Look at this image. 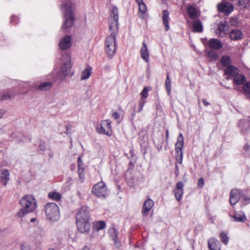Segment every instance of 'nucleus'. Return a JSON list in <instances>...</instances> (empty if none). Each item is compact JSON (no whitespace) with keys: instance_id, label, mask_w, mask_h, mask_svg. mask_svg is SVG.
Masks as SVG:
<instances>
[{"instance_id":"f257e3e1","label":"nucleus","mask_w":250,"mask_h":250,"mask_svg":"<svg viewBox=\"0 0 250 250\" xmlns=\"http://www.w3.org/2000/svg\"><path fill=\"white\" fill-rule=\"evenodd\" d=\"M89 208L87 207H82L76 215V225L79 230L84 233L90 229Z\"/></svg>"},{"instance_id":"f03ea898","label":"nucleus","mask_w":250,"mask_h":250,"mask_svg":"<svg viewBox=\"0 0 250 250\" xmlns=\"http://www.w3.org/2000/svg\"><path fill=\"white\" fill-rule=\"evenodd\" d=\"M21 208L16 214L20 218L24 216L26 214L34 211L36 207L37 203L35 198L31 195H27L20 200Z\"/></svg>"},{"instance_id":"7ed1b4c3","label":"nucleus","mask_w":250,"mask_h":250,"mask_svg":"<svg viewBox=\"0 0 250 250\" xmlns=\"http://www.w3.org/2000/svg\"><path fill=\"white\" fill-rule=\"evenodd\" d=\"M44 211L47 219L51 221H57L60 215L58 206L56 203H49L44 206Z\"/></svg>"},{"instance_id":"20e7f679","label":"nucleus","mask_w":250,"mask_h":250,"mask_svg":"<svg viewBox=\"0 0 250 250\" xmlns=\"http://www.w3.org/2000/svg\"><path fill=\"white\" fill-rule=\"evenodd\" d=\"M116 35L112 33L108 36L105 42V50L109 59H111L116 52Z\"/></svg>"},{"instance_id":"39448f33","label":"nucleus","mask_w":250,"mask_h":250,"mask_svg":"<svg viewBox=\"0 0 250 250\" xmlns=\"http://www.w3.org/2000/svg\"><path fill=\"white\" fill-rule=\"evenodd\" d=\"M92 192L97 197L105 199L107 195V188L103 182H99L94 186Z\"/></svg>"},{"instance_id":"423d86ee","label":"nucleus","mask_w":250,"mask_h":250,"mask_svg":"<svg viewBox=\"0 0 250 250\" xmlns=\"http://www.w3.org/2000/svg\"><path fill=\"white\" fill-rule=\"evenodd\" d=\"M97 132L101 134L110 136L112 135L111 121L110 120H103L96 127Z\"/></svg>"},{"instance_id":"0eeeda50","label":"nucleus","mask_w":250,"mask_h":250,"mask_svg":"<svg viewBox=\"0 0 250 250\" xmlns=\"http://www.w3.org/2000/svg\"><path fill=\"white\" fill-rule=\"evenodd\" d=\"M198 17H189L187 21L189 25L193 28L194 32L202 33L203 31V25L201 21L197 18Z\"/></svg>"},{"instance_id":"6e6552de","label":"nucleus","mask_w":250,"mask_h":250,"mask_svg":"<svg viewBox=\"0 0 250 250\" xmlns=\"http://www.w3.org/2000/svg\"><path fill=\"white\" fill-rule=\"evenodd\" d=\"M233 6L232 3L226 1L222 2L218 5V10L220 12H222L228 16L233 10Z\"/></svg>"},{"instance_id":"1a4fd4ad","label":"nucleus","mask_w":250,"mask_h":250,"mask_svg":"<svg viewBox=\"0 0 250 250\" xmlns=\"http://www.w3.org/2000/svg\"><path fill=\"white\" fill-rule=\"evenodd\" d=\"M229 30V25L226 21L221 22L217 25V29L216 31L217 35L223 37L227 35Z\"/></svg>"},{"instance_id":"9d476101","label":"nucleus","mask_w":250,"mask_h":250,"mask_svg":"<svg viewBox=\"0 0 250 250\" xmlns=\"http://www.w3.org/2000/svg\"><path fill=\"white\" fill-rule=\"evenodd\" d=\"M108 22L110 34L113 33L116 35L118 30V17H109Z\"/></svg>"},{"instance_id":"9b49d317","label":"nucleus","mask_w":250,"mask_h":250,"mask_svg":"<svg viewBox=\"0 0 250 250\" xmlns=\"http://www.w3.org/2000/svg\"><path fill=\"white\" fill-rule=\"evenodd\" d=\"M71 41V37L69 35L65 36L62 38L59 43L60 49L66 50L70 47L72 44Z\"/></svg>"},{"instance_id":"f8f14e48","label":"nucleus","mask_w":250,"mask_h":250,"mask_svg":"<svg viewBox=\"0 0 250 250\" xmlns=\"http://www.w3.org/2000/svg\"><path fill=\"white\" fill-rule=\"evenodd\" d=\"M48 80L49 82H43L41 83L38 87V89L40 91H46L50 89L52 86L53 82L56 81V78L53 74L50 75Z\"/></svg>"},{"instance_id":"ddd939ff","label":"nucleus","mask_w":250,"mask_h":250,"mask_svg":"<svg viewBox=\"0 0 250 250\" xmlns=\"http://www.w3.org/2000/svg\"><path fill=\"white\" fill-rule=\"evenodd\" d=\"M239 73V69L234 65H229L228 66L225 70V74L227 75V80L230 79V77L233 78Z\"/></svg>"},{"instance_id":"4468645a","label":"nucleus","mask_w":250,"mask_h":250,"mask_svg":"<svg viewBox=\"0 0 250 250\" xmlns=\"http://www.w3.org/2000/svg\"><path fill=\"white\" fill-rule=\"evenodd\" d=\"M73 3L70 1H67L66 3L61 5V8L63 13V16H73Z\"/></svg>"},{"instance_id":"2eb2a0df","label":"nucleus","mask_w":250,"mask_h":250,"mask_svg":"<svg viewBox=\"0 0 250 250\" xmlns=\"http://www.w3.org/2000/svg\"><path fill=\"white\" fill-rule=\"evenodd\" d=\"M71 67L72 64L71 63L70 57L69 56H67L66 57V61L63 62V64L61 67L62 74L64 76L68 75L70 72Z\"/></svg>"},{"instance_id":"dca6fc26","label":"nucleus","mask_w":250,"mask_h":250,"mask_svg":"<svg viewBox=\"0 0 250 250\" xmlns=\"http://www.w3.org/2000/svg\"><path fill=\"white\" fill-rule=\"evenodd\" d=\"M241 196L240 191L237 189L231 190L230 192L229 202L231 205H235L239 200Z\"/></svg>"},{"instance_id":"f3484780","label":"nucleus","mask_w":250,"mask_h":250,"mask_svg":"<svg viewBox=\"0 0 250 250\" xmlns=\"http://www.w3.org/2000/svg\"><path fill=\"white\" fill-rule=\"evenodd\" d=\"M154 205V202L150 198L146 199L143 206L142 213L143 216H147L148 212Z\"/></svg>"},{"instance_id":"a211bd4d","label":"nucleus","mask_w":250,"mask_h":250,"mask_svg":"<svg viewBox=\"0 0 250 250\" xmlns=\"http://www.w3.org/2000/svg\"><path fill=\"white\" fill-rule=\"evenodd\" d=\"M208 44L209 48L216 50L221 49L223 46L222 43L220 40L214 38L210 39Z\"/></svg>"},{"instance_id":"6ab92c4d","label":"nucleus","mask_w":250,"mask_h":250,"mask_svg":"<svg viewBox=\"0 0 250 250\" xmlns=\"http://www.w3.org/2000/svg\"><path fill=\"white\" fill-rule=\"evenodd\" d=\"M184 184L182 182H179L176 184V188L173 189L175 198L178 201H180L183 193Z\"/></svg>"},{"instance_id":"aec40b11","label":"nucleus","mask_w":250,"mask_h":250,"mask_svg":"<svg viewBox=\"0 0 250 250\" xmlns=\"http://www.w3.org/2000/svg\"><path fill=\"white\" fill-rule=\"evenodd\" d=\"M241 131L243 134H246L250 129V121L249 120H241L239 123Z\"/></svg>"},{"instance_id":"412c9836","label":"nucleus","mask_w":250,"mask_h":250,"mask_svg":"<svg viewBox=\"0 0 250 250\" xmlns=\"http://www.w3.org/2000/svg\"><path fill=\"white\" fill-rule=\"evenodd\" d=\"M208 243L209 250H220L221 249L220 242L214 238L209 239Z\"/></svg>"},{"instance_id":"4be33fe9","label":"nucleus","mask_w":250,"mask_h":250,"mask_svg":"<svg viewBox=\"0 0 250 250\" xmlns=\"http://www.w3.org/2000/svg\"><path fill=\"white\" fill-rule=\"evenodd\" d=\"M0 180L1 184L6 186L10 180V174L8 169H3L1 170L0 175Z\"/></svg>"},{"instance_id":"5701e85b","label":"nucleus","mask_w":250,"mask_h":250,"mask_svg":"<svg viewBox=\"0 0 250 250\" xmlns=\"http://www.w3.org/2000/svg\"><path fill=\"white\" fill-rule=\"evenodd\" d=\"M140 54L141 58L146 62H148L149 54L147 47V45L145 41L142 43V46L140 49Z\"/></svg>"},{"instance_id":"b1692460","label":"nucleus","mask_w":250,"mask_h":250,"mask_svg":"<svg viewBox=\"0 0 250 250\" xmlns=\"http://www.w3.org/2000/svg\"><path fill=\"white\" fill-rule=\"evenodd\" d=\"M230 216L233 219L232 221L236 222H245L247 220L244 212L242 211L236 212L233 215H230Z\"/></svg>"},{"instance_id":"393cba45","label":"nucleus","mask_w":250,"mask_h":250,"mask_svg":"<svg viewBox=\"0 0 250 250\" xmlns=\"http://www.w3.org/2000/svg\"><path fill=\"white\" fill-rule=\"evenodd\" d=\"M229 38L233 41H238L242 39L243 37V33L238 29H233L229 33Z\"/></svg>"},{"instance_id":"a878e982","label":"nucleus","mask_w":250,"mask_h":250,"mask_svg":"<svg viewBox=\"0 0 250 250\" xmlns=\"http://www.w3.org/2000/svg\"><path fill=\"white\" fill-rule=\"evenodd\" d=\"M118 230L115 228H113L111 230L110 236L112 240H113L114 242L115 247L117 248H119L121 246V243L119 241V239L118 238Z\"/></svg>"},{"instance_id":"bb28decb","label":"nucleus","mask_w":250,"mask_h":250,"mask_svg":"<svg viewBox=\"0 0 250 250\" xmlns=\"http://www.w3.org/2000/svg\"><path fill=\"white\" fill-rule=\"evenodd\" d=\"M63 24L62 28L64 29H67L71 27L74 24L75 21L74 17H65Z\"/></svg>"},{"instance_id":"cd10ccee","label":"nucleus","mask_w":250,"mask_h":250,"mask_svg":"<svg viewBox=\"0 0 250 250\" xmlns=\"http://www.w3.org/2000/svg\"><path fill=\"white\" fill-rule=\"evenodd\" d=\"M16 93L13 90L10 89V90L5 93L0 94V101H5L12 98L15 96Z\"/></svg>"},{"instance_id":"c85d7f7f","label":"nucleus","mask_w":250,"mask_h":250,"mask_svg":"<svg viewBox=\"0 0 250 250\" xmlns=\"http://www.w3.org/2000/svg\"><path fill=\"white\" fill-rule=\"evenodd\" d=\"M78 172L80 178H83L84 177V167H83V163L81 157L79 156L78 158Z\"/></svg>"},{"instance_id":"c756f323","label":"nucleus","mask_w":250,"mask_h":250,"mask_svg":"<svg viewBox=\"0 0 250 250\" xmlns=\"http://www.w3.org/2000/svg\"><path fill=\"white\" fill-rule=\"evenodd\" d=\"M233 83L235 84L240 85L245 83L246 81V78L244 75L238 74L233 78Z\"/></svg>"},{"instance_id":"7c9ffc66","label":"nucleus","mask_w":250,"mask_h":250,"mask_svg":"<svg viewBox=\"0 0 250 250\" xmlns=\"http://www.w3.org/2000/svg\"><path fill=\"white\" fill-rule=\"evenodd\" d=\"M184 137L181 133L179 134L177 141L175 144V149H183Z\"/></svg>"},{"instance_id":"2f4dec72","label":"nucleus","mask_w":250,"mask_h":250,"mask_svg":"<svg viewBox=\"0 0 250 250\" xmlns=\"http://www.w3.org/2000/svg\"><path fill=\"white\" fill-rule=\"evenodd\" d=\"M220 62L222 65L224 66H228L229 65H231L230 63L231 62L230 58L228 56H223L220 60Z\"/></svg>"},{"instance_id":"473e14b6","label":"nucleus","mask_w":250,"mask_h":250,"mask_svg":"<svg viewBox=\"0 0 250 250\" xmlns=\"http://www.w3.org/2000/svg\"><path fill=\"white\" fill-rule=\"evenodd\" d=\"M199 11L193 5H190L187 8L188 16H198Z\"/></svg>"},{"instance_id":"72a5a7b5","label":"nucleus","mask_w":250,"mask_h":250,"mask_svg":"<svg viewBox=\"0 0 250 250\" xmlns=\"http://www.w3.org/2000/svg\"><path fill=\"white\" fill-rule=\"evenodd\" d=\"M91 68H85L82 73L81 79L82 80H86L89 78L91 74Z\"/></svg>"},{"instance_id":"f704fd0d","label":"nucleus","mask_w":250,"mask_h":250,"mask_svg":"<svg viewBox=\"0 0 250 250\" xmlns=\"http://www.w3.org/2000/svg\"><path fill=\"white\" fill-rule=\"evenodd\" d=\"M48 196L50 198L56 201H59L62 197L61 195L56 192H51L49 193Z\"/></svg>"},{"instance_id":"c9c22d12","label":"nucleus","mask_w":250,"mask_h":250,"mask_svg":"<svg viewBox=\"0 0 250 250\" xmlns=\"http://www.w3.org/2000/svg\"><path fill=\"white\" fill-rule=\"evenodd\" d=\"M243 90L246 95H250V82L245 83L243 85Z\"/></svg>"},{"instance_id":"e433bc0d","label":"nucleus","mask_w":250,"mask_h":250,"mask_svg":"<svg viewBox=\"0 0 250 250\" xmlns=\"http://www.w3.org/2000/svg\"><path fill=\"white\" fill-rule=\"evenodd\" d=\"M138 3L139 5V11L143 14H145L147 10L146 6L145 3L142 1V2Z\"/></svg>"},{"instance_id":"4c0bfd02","label":"nucleus","mask_w":250,"mask_h":250,"mask_svg":"<svg viewBox=\"0 0 250 250\" xmlns=\"http://www.w3.org/2000/svg\"><path fill=\"white\" fill-rule=\"evenodd\" d=\"M239 4L241 8H245L250 5V0H239Z\"/></svg>"},{"instance_id":"58836bf2","label":"nucleus","mask_w":250,"mask_h":250,"mask_svg":"<svg viewBox=\"0 0 250 250\" xmlns=\"http://www.w3.org/2000/svg\"><path fill=\"white\" fill-rule=\"evenodd\" d=\"M170 84L171 83L169 74L167 73V79L166 80V88L168 94H169L171 91Z\"/></svg>"},{"instance_id":"ea45409f","label":"nucleus","mask_w":250,"mask_h":250,"mask_svg":"<svg viewBox=\"0 0 250 250\" xmlns=\"http://www.w3.org/2000/svg\"><path fill=\"white\" fill-rule=\"evenodd\" d=\"M169 17H163V22L166 31H168L169 29Z\"/></svg>"},{"instance_id":"a19ab883","label":"nucleus","mask_w":250,"mask_h":250,"mask_svg":"<svg viewBox=\"0 0 250 250\" xmlns=\"http://www.w3.org/2000/svg\"><path fill=\"white\" fill-rule=\"evenodd\" d=\"M230 25L236 26L238 25V21L236 17H231L229 19Z\"/></svg>"},{"instance_id":"79ce46f5","label":"nucleus","mask_w":250,"mask_h":250,"mask_svg":"<svg viewBox=\"0 0 250 250\" xmlns=\"http://www.w3.org/2000/svg\"><path fill=\"white\" fill-rule=\"evenodd\" d=\"M105 223L104 221L98 222L96 224V227L98 230L104 229L105 227Z\"/></svg>"},{"instance_id":"37998d69","label":"nucleus","mask_w":250,"mask_h":250,"mask_svg":"<svg viewBox=\"0 0 250 250\" xmlns=\"http://www.w3.org/2000/svg\"><path fill=\"white\" fill-rule=\"evenodd\" d=\"M148 90L147 87H145L142 91L141 92L140 95H141V99H146L148 97Z\"/></svg>"},{"instance_id":"c03bdc74","label":"nucleus","mask_w":250,"mask_h":250,"mask_svg":"<svg viewBox=\"0 0 250 250\" xmlns=\"http://www.w3.org/2000/svg\"><path fill=\"white\" fill-rule=\"evenodd\" d=\"M146 103V101L144 99H140L139 100V104H138V106H139V109L138 110V112H140L142 111Z\"/></svg>"},{"instance_id":"a18cd8bd","label":"nucleus","mask_w":250,"mask_h":250,"mask_svg":"<svg viewBox=\"0 0 250 250\" xmlns=\"http://www.w3.org/2000/svg\"><path fill=\"white\" fill-rule=\"evenodd\" d=\"M220 238L222 242L225 244H227L228 242V237L227 234L225 233H221L220 234Z\"/></svg>"},{"instance_id":"49530a36","label":"nucleus","mask_w":250,"mask_h":250,"mask_svg":"<svg viewBox=\"0 0 250 250\" xmlns=\"http://www.w3.org/2000/svg\"><path fill=\"white\" fill-rule=\"evenodd\" d=\"M208 55L209 57L213 60H216L218 58V55L216 52L213 51H209L208 53Z\"/></svg>"},{"instance_id":"de8ad7c7","label":"nucleus","mask_w":250,"mask_h":250,"mask_svg":"<svg viewBox=\"0 0 250 250\" xmlns=\"http://www.w3.org/2000/svg\"><path fill=\"white\" fill-rule=\"evenodd\" d=\"M111 16H118V8L116 6H113L111 11Z\"/></svg>"},{"instance_id":"09e8293b","label":"nucleus","mask_w":250,"mask_h":250,"mask_svg":"<svg viewBox=\"0 0 250 250\" xmlns=\"http://www.w3.org/2000/svg\"><path fill=\"white\" fill-rule=\"evenodd\" d=\"M204 185V180L203 178H200L198 180V187L199 188H203Z\"/></svg>"},{"instance_id":"8fccbe9b","label":"nucleus","mask_w":250,"mask_h":250,"mask_svg":"<svg viewBox=\"0 0 250 250\" xmlns=\"http://www.w3.org/2000/svg\"><path fill=\"white\" fill-rule=\"evenodd\" d=\"M21 250H29L30 248L28 245L26 243L21 244Z\"/></svg>"},{"instance_id":"3c124183","label":"nucleus","mask_w":250,"mask_h":250,"mask_svg":"<svg viewBox=\"0 0 250 250\" xmlns=\"http://www.w3.org/2000/svg\"><path fill=\"white\" fill-rule=\"evenodd\" d=\"M176 157L183 156V149H175Z\"/></svg>"},{"instance_id":"603ef678","label":"nucleus","mask_w":250,"mask_h":250,"mask_svg":"<svg viewBox=\"0 0 250 250\" xmlns=\"http://www.w3.org/2000/svg\"><path fill=\"white\" fill-rule=\"evenodd\" d=\"M244 150L250 155V146L248 144H245L244 146Z\"/></svg>"},{"instance_id":"864d4df0","label":"nucleus","mask_w":250,"mask_h":250,"mask_svg":"<svg viewBox=\"0 0 250 250\" xmlns=\"http://www.w3.org/2000/svg\"><path fill=\"white\" fill-rule=\"evenodd\" d=\"M39 148L43 152H44L45 150H46V146L45 145V143L44 142L42 143H41L39 145Z\"/></svg>"},{"instance_id":"5fc2aeb1","label":"nucleus","mask_w":250,"mask_h":250,"mask_svg":"<svg viewBox=\"0 0 250 250\" xmlns=\"http://www.w3.org/2000/svg\"><path fill=\"white\" fill-rule=\"evenodd\" d=\"M112 117L113 118H114L116 120H117L119 119L120 115L118 113L115 112L112 113Z\"/></svg>"},{"instance_id":"6e6d98bb","label":"nucleus","mask_w":250,"mask_h":250,"mask_svg":"<svg viewBox=\"0 0 250 250\" xmlns=\"http://www.w3.org/2000/svg\"><path fill=\"white\" fill-rule=\"evenodd\" d=\"M18 17H11L10 22L13 23H16L18 21Z\"/></svg>"},{"instance_id":"4d7b16f0","label":"nucleus","mask_w":250,"mask_h":250,"mask_svg":"<svg viewBox=\"0 0 250 250\" xmlns=\"http://www.w3.org/2000/svg\"><path fill=\"white\" fill-rule=\"evenodd\" d=\"M242 198L246 202V204H248L250 203V198L248 196L243 195L242 196Z\"/></svg>"},{"instance_id":"13d9d810","label":"nucleus","mask_w":250,"mask_h":250,"mask_svg":"<svg viewBox=\"0 0 250 250\" xmlns=\"http://www.w3.org/2000/svg\"><path fill=\"white\" fill-rule=\"evenodd\" d=\"M163 141H161L159 144L156 145V147H157V149H158V151H160L162 149L163 146Z\"/></svg>"},{"instance_id":"bf43d9fd","label":"nucleus","mask_w":250,"mask_h":250,"mask_svg":"<svg viewBox=\"0 0 250 250\" xmlns=\"http://www.w3.org/2000/svg\"><path fill=\"white\" fill-rule=\"evenodd\" d=\"M175 170L174 173H175V175H176V176L177 177L179 174V168L177 164L175 165Z\"/></svg>"},{"instance_id":"052dcab7","label":"nucleus","mask_w":250,"mask_h":250,"mask_svg":"<svg viewBox=\"0 0 250 250\" xmlns=\"http://www.w3.org/2000/svg\"><path fill=\"white\" fill-rule=\"evenodd\" d=\"M6 110L3 109H0V119L2 118L4 115Z\"/></svg>"},{"instance_id":"680f3d73","label":"nucleus","mask_w":250,"mask_h":250,"mask_svg":"<svg viewBox=\"0 0 250 250\" xmlns=\"http://www.w3.org/2000/svg\"><path fill=\"white\" fill-rule=\"evenodd\" d=\"M183 156H180V157H176V161L179 164H182V161H183Z\"/></svg>"},{"instance_id":"e2e57ef3","label":"nucleus","mask_w":250,"mask_h":250,"mask_svg":"<svg viewBox=\"0 0 250 250\" xmlns=\"http://www.w3.org/2000/svg\"><path fill=\"white\" fill-rule=\"evenodd\" d=\"M162 16H169V12L167 10H164L163 11Z\"/></svg>"},{"instance_id":"0e129e2a","label":"nucleus","mask_w":250,"mask_h":250,"mask_svg":"<svg viewBox=\"0 0 250 250\" xmlns=\"http://www.w3.org/2000/svg\"><path fill=\"white\" fill-rule=\"evenodd\" d=\"M202 102L203 103L205 106H208L210 104L209 103L207 102L205 99H203Z\"/></svg>"},{"instance_id":"69168bd1","label":"nucleus","mask_w":250,"mask_h":250,"mask_svg":"<svg viewBox=\"0 0 250 250\" xmlns=\"http://www.w3.org/2000/svg\"><path fill=\"white\" fill-rule=\"evenodd\" d=\"M166 141H167L168 137H169V131L168 129L166 130Z\"/></svg>"},{"instance_id":"338daca9","label":"nucleus","mask_w":250,"mask_h":250,"mask_svg":"<svg viewBox=\"0 0 250 250\" xmlns=\"http://www.w3.org/2000/svg\"><path fill=\"white\" fill-rule=\"evenodd\" d=\"M82 250H90L89 249L87 246H84Z\"/></svg>"},{"instance_id":"774afa93","label":"nucleus","mask_w":250,"mask_h":250,"mask_svg":"<svg viewBox=\"0 0 250 250\" xmlns=\"http://www.w3.org/2000/svg\"><path fill=\"white\" fill-rule=\"evenodd\" d=\"M36 221V219L35 218H31L30 220V222L32 223L35 222Z\"/></svg>"}]
</instances>
